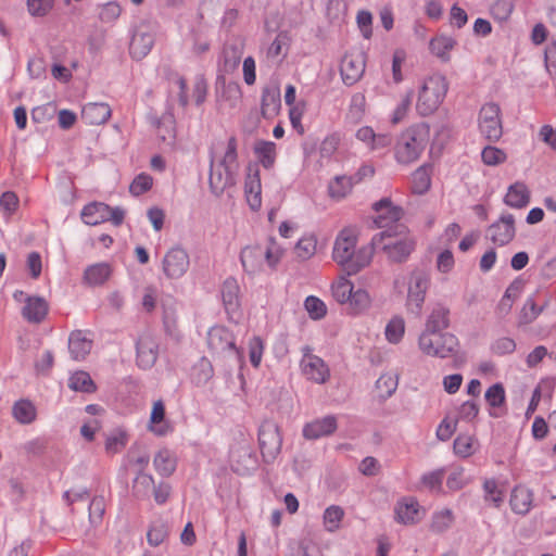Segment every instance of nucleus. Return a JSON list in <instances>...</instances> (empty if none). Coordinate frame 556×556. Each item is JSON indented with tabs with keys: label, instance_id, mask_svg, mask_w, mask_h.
Returning a JSON list of instances; mask_svg holds the SVG:
<instances>
[{
	"label": "nucleus",
	"instance_id": "nucleus-5",
	"mask_svg": "<svg viewBox=\"0 0 556 556\" xmlns=\"http://www.w3.org/2000/svg\"><path fill=\"white\" fill-rule=\"evenodd\" d=\"M428 342L422 343V333L418 338V348L427 356L437 358L454 357L457 362L459 340L453 333H428Z\"/></svg>",
	"mask_w": 556,
	"mask_h": 556
},
{
	"label": "nucleus",
	"instance_id": "nucleus-45",
	"mask_svg": "<svg viewBox=\"0 0 556 556\" xmlns=\"http://www.w3.org/2000/svg\"><path fill=\"white\" fill-rule=\"evenodd\" d=\"M520 289H521L520 282L517 280L513 281L507 287L504 295L502 296V299L497 305V312L500 315L504 316L510 312L513 303H514L515 299L518 296Z\"/></svg>",
	"mask_w": 556,
	"mask_h": 556
},
{
	"label": "nucleus",
	"instance_id": "nucleus-39",
	"mask_svg": "<svg viewBox=\"0 0 556 556\" xmlns=\"http://www.w3.org/2000/svg\"><path fill=\"white\" fill-rule=\"evenodd\" d=\"M354 177L346 175L336 176L328 185V193L330 198L341 200L345 198L354 186Z\"/></svg>",
	"mask_w": 556,
	"mask_h": 556
},
{
	"label": "nucleus",
	"instance_id": "nucleus-24",
	"mask_svg": "<svg viewBox=\"0 0 556 556\" xmlns=\"http://www.w3.org/2000/svg\"><path fill=\"white\" fill-rule=\"evenodd\" d=\"M415 248L416 241L409 235L404 236L403 241H396V243L382 245V251L391 262L404 263L409 257Z\"/></svg>",
	"mask_w": 556,
	"mask_h": 556
},
{
	"label": "nucleus",
	"instance_id": "nucleus-28",
	"mask_svg": "<svg viewBox=\"0 0 556 556\" xmlns=\"http://www.w3.org/2000/svg\"><path fill=\"white\" fill-rule=\"evenodd\" d=\"M112 111L106 103H87L81 110V119L88 125L104 124L111 117Z\"/></svg>",
	"mask_w": 556,
	"mask_h": 556
},
{
	"label": "nucleus",
	"instance_id": "nucleus-40",
	"mask_svg": "<svg viewBox=\"0 0 556 556\" xmlns=\"http://www.w3.org/2000/svg\"><path fill=\"white\" fill-rule=\"evenodd\" d=\"M371 298L365 289L353 290L349 302L346 303V311L351 315H358L370 307Z\"/></svg>",
	"mask_w": 556,
	"mask_h": 556
},
{
	"label": "nucleus",
	"instance_id": "nucleus-53",
	"mask_svg": "<svg viewBox=\"0 0 556 556\" xmlns=\"http://www.w3.org/2000/svg\"><path fill=\"white\" fill-rule=\"evenodd\" d=\"M482 162L488 166H496L504 163L507 159L506 153L494 146H486L481 152Z\"/></svg>",
	"mask_w": 556,
	"mask_h": 556
},
{
	"label": "nucleus",
	"instance_id": "nucleus-33",
	"mask_svg": "<svg viewBox=\"0 0 556 556\" xmlns=\"http://www.w3.org/2000/svg\"><path fill=\"white\" fill-rule=\"evenodd\" d=\"M504 203L514 208L526 207L530 203V191L528 187L520 181L510 185L504 197Z\"/></svg>",
	"mask_w": 556,
	"mask_h": 556
},
{
	"label": "nucleus",
	"instance_id": "nucleus-8",
	"mask_svg": "<svg viewBox=\"0 0 556 556\" xmlns=\"http://www.w3.org/2000/svg\"><path fill=\"white\" fill-rule=\"evenodd\" d=\"M429 287L430 278L428 274L424 271H416L413 274L406 300V308L408 313L416 317L421 316L422 306Z\"/></svg>",
	"mask_w": 556,
	"mask_h": 556
},
{
	"label": "nucleus",
	"instance_id": "nucleus-36",
	"mask_svg": "<svg viewBox=\"0 0 556 556\" xmlns=\"http://www.w3.org/2000/svg\"><path fill=\"white\" fill-rule=\"evenodd\" d=\"M456 46V40L448 36H437L430 40L429 49L432 54L438 56L441 61H450V51Z\"/></svg>",
	"mask_w": 556,
	"mask_h": 556
},
{
	"label": "nucleus",
	"instance_id": "nucleus-17",
	"mask_svg": "<svg viewBox=\"0 0 556 556\" xmlns=\"http://www.w3.org/2000/svg\"><path fill=\"white\" fill-rule=\"evenodd\" d=\"M222 300L230 320L240 317V287L233 277H228L222 286Z\"/></svg>",
	"mask_w": 556,
	"mask_h": 556
},
{
	"label": "nucleus",
	"instance_id": "nucleus-22",
	"mask_svg": "<svg viewBox=\"0 0 556 556\" xmlns=\"http://www.w3.org/2000/svg\"><path fill=\"white\" fill-rule=\"evenodd\" d=\"M49 312V304L38 295L26 296L25 306L22 308V316L31 324H40L45 320Z\"/></svg>",
	"mask_w": 556,
	"mask_h": 556
},
{
	"label": "nucleus",
	"instance_id": "nucleus-54",
	"mask_svg": "<svg viewBox=\"0 0 556 556\" xmlns=\"http://www.w3.org/2000/svg\"><path fill=\"white\" fill-rule=\"evenodd\" d=\"M163 326L166 334L178 339L180 333L177 324V314L173 307L164 306L163 309Z\"/></svg>",
	"mask_w": 556,
	"mask_h": 556
},
{
	"label": "nucleus",
	"instance_id": "nucleus-13",
	"mask_svg": "<svg viewBox=\"0 0 556 556\" xmlns=\"http://www.w3.org/2000/svg\"><path fill=\"white\" fill-rule=\"evenodd\" d=\"M372 210L377 213L375 224L378 228H389L399 225L404 211L401 206L393 205L389 198H383L372 204Z\"/></svg>",
	"mask_w": 556,
	"mask_h": 556
},
{
	"label": "nucleus",
	"instance_id": "nucleus-23",
	"mask_svg": "<svg viewBox=\"0 0 556 556\" xmlns=\"http://www.w3.org/2000/svg\"><path fill=\"white\" fill-rule=\"evenodd\" d=\"M281 109V94L278 86H266L262 90L261 114L265 119L276 117Z\"/></svg>",
	"mask_w": 556,
	"mask_h": 556
},
{
	"label": "nucleus",
	"instance_id": "nucleus-60",
	"mask_svg": "<svg viewBox=\"0 0 556 556\" xmlns=\"http://www.w3.org/2000/svg\"><path fill=\"white\" fill-rule=\"evenodd\" d=\"M483 490L485 492V501H490L495 507H500L503 503V493L497 489L496 481L493 479L485 480L483 483Z\"/></svg>",
	"mask_w": 556,
	"mask_h": 556
},
{
	"label": "nucleus",
	"instance_id": "nucleus-43",
	"mask_svg": "<svg viewBox=\"0 0 556 556\" xmlns=\"http://www.w3.org/2000/svg\"><path fill=\"white\" fill-rule=\"evenodd\" d=\"M213 376V365L206 357H202L192 368L191 378L197 386L206 384Z\"/></svg>",
	"mask_w": 556,
	"mask_h": 556
},
{
	"label": "nucleus",
	"instance_id": "nucleus-42",
	"mask_svg": "<svg viewBox=\"0 0 556 556\" xmlns=\"http://www.w3.org/2000/svg\"><path fill=\"white\" fill-rule=\"evenodd\" d=\"M430 169L431 166L422 165L413 173L412 190L414 193L424 194L430 189Z\"/></svg>",
	"mask_w": 556,
	"mask_h": 556
},
{
	"label": "nucleus",
	"instance_id": "nucleus-9",
	"mask_svg": "<svg viewBox=\"0 0 556 556\" xmlns=\"http://www.w3.org/2000/svg\"><path fill=\"white\" fill-rule=\"evenodd\" d=\"M159 340L150 332H143L136 342V362L141 369L152 368L159 357Z\"/></svg>",
	"mask_w": 556,
	"mask_h": 556
},
{
	"label": "nucleus",
	"instance_id": "nucleus-29",
	"mask_svg": "<svg viewBox=\"0 0 556 556\" xmlns=\"http://www.w3.org/2000/svg\"><path fill=\"white\" fill-rule=\"evenodd\" d=\"M149 428L157 437H164L173 430L169 422L165 419V405L162 400L153 403Z\"/></svg>",
	"mask_w": 556,
	"mask_h": 556
},
{
	"label": "nucleus",
	"instance_id": "nucleus-21",
	"mask_svg": "<svg viewBox=\"0 0 556 556\" xmlns=\"http://www.w3.org/2000/svg\"><path fill=\"white\" fill-rule=\"evenodd\" d=\"M484 399L490 406L489 415L492 418H501L507 414L505 388L501 382L489 387Z\"/></svg>",
	"mask_w": 556,
	"mask_h": 556
},
{
	"label": "nucleus",
	"instance_id": "nucleus-59",
	"mask_svg": "<svg viewBox=\"0 0 556 556\" xmlns=\"http://www.w3.org/2000/svg\"><path fill=\"white\" fill-rule=\"evenodd\" d=\"M413 98H414V90L413 89L407 90L405 96L402 98L401 102L399 103V105L396 106V109L394 110V112L392 114L391 122L393 124L400 123L406 116L408 109L412 104Z\"/></svg>",
	"mask_w": 556,
	"mask_h": 556
},
{
	"label": "nucleus",
	"instance_id": "nucleus-63",
	"mask_svg": "<svg viewBox=\"0 0 556 556\" xmlns=\"http://www.w3.org/2000/svg\"><path fill=\"white\" fill-rule=\"evenodd\" d=\"M105 513V501L103 496H94L89 504V518L92 523L101 522Z\"/></svg>",
	"mask_w": 556,
	"mask_h": 556
},
{
	"label": "nucleus",
	"instance_id": "nucleus-11",
	"mask_svg": "<svg viewBox=\"0 0 556 556\" xmlns=\"http://www.w3.org/2000/svg\"><path fill=\"white\" fill-rule=\"evenodd\" d=\"M162 265L167 278H180L189 268V255L181 247H174L164 255Z\"/></svg>",
	"mask_w": 556,
	"mask_h": 556
},
{
	"label": "nucleus",
	"instance_id": "nucleus-1",
	"mask_svg": "<svg viewBox=\"0 0 556 556\" xmlns=\"http://www.w3.org/2000/svg\"><path fill=\"white\" fill-rule=\"evenodd\" d=\"M357 238L353 230L344 228L338 235L333 250L332 257L342 269L349 275H356L364 267L369 265L372 258V247L356 248Z\"/></svg>",
	"mask_w": 556,
	"mask_h": 556
},
{
	"label": "nucleus",
	"instance_id": "nucleus-12",
	"mask_svg": "<svg viewBox=\"0 0 556 556\" xmlns=\"http://www.w3.org/2000/svg\"><path fill=\"white\" fill-rule=\"evenodd\" d=\"M365 72V58L359 52H346L340 64L342 81L346 86L356 84Z\"/></svg>",
	"mask_w": 556,
	"mask_h": 556
},
{
	"label": "nucleus",
	"instance_id": "nucleus-46",
	"mask_svg": "<svg viewBox=\"0 0 556 556\" xmlns=\"http://www.w3.org/2000/svg\"><path fill=\"white\" fill-rule=\"evenodd\" d=\"M453 521V511L448 508L442 509L433 514L430 530L434 533H443L452 526Z\"/></svg>",
	"mask_w": 556,
	"mask_h": 556
},
{
	"label": "nucleus",
	"instance_id": "nucleus-3",
	"mask_svg": "<svg viewBox=\"0 0 556 556\" xmlns=\"http://www.w3.org/2000/svg\"><path fill=\"white\" fill-rule=\"evenodd\" d=\"M429 125H413L401 134L395 144V159L400 164H410L419 159L429 141Z\"/></svg>",
	"mask_w": 556,
	"mask_h": 556
},
{
	"label": "nucleus",
	"instance_id": "nucleus-10",
	"mask_svg": "<svg viewBox=\"0 0 556 556\" xmlns=\"http://www.w3.org/2000/svg\"><path fill=\"white\" fill-rule=\"evenodd\" d=\"M450 315L451 311L444 304L438 302L432 306L426 319L425 328L421 331L424 344L429 341L428 333H448L445 330L451 325Z\"/></svg>",
	"mask_w": 556,
	"mask_h": 556
},
{
	"label": "nucleus",
	"instance_id": "nucleus-49",
	"mask_svg": "<svg viewBox=\"0 0 556 556\" xmlns=\"http://www.w3.org/2000/svg\"><path fill=\"white\" fill-rule=\"evenodd\" d=\"M344 517V510L342 507L331 505L326 508L324 513V523L326 529L330 532H334L340 528V522Z\"/></svg>",
	"mask_w": 556,
	"mask_h": 556
},
{
	"label": "nucleus",
	"instance_id": "nucleus-62",
	"mask_svg": "<svg viewBox=\"0 0 556 556\" xmlns=\"http://www.w3.org/2000/svg\"><path fill=\"white\" fill-rule=\"evenodd\" d=\"M224 68L225 71H233L238 67L241 61V55L237 47L227 46L223 50Z\"/></svg>",
	"mask_w": 556,
	"mask_h": 556
},
{
	"label": "nucleus",
	"instance_id": "nucleus-37",
	"mask_svg": "<svg viewBox=\"0 0 556 556\" xmlns=\"http://www.w3.org/2000/svg\"><path fill=\"white\" fill-rule=\"evenodd\" d=\"M153 488V477L142 470H139L132 481V495L138 500H147L150 497Z\"/></svg>",
	"mask_w": 556,
	"mask_h": 556
},
{
	"label": "nucleus",
	"instance_id": "nucleus-61",
	"mask_svg": "<svg viewBox=\"0 0 556 556\" xmlns=\"http://www.w3.org/2000/svg\"><path fill=\"white\" fill-rule=\"evenodd\" d=\"M472 438L470 435L459 434L453 443V448L456 455L468 457L472 454Z\"/></svg>",
	"mask_w": 556,
	"mask_h": 556
},
{
	"label": "nucleus",
	"instance_id": "nucleus-14",
	"mask_svg": "<svg viewBox=\"0 0 556 556\" xmlns=\"http://www.w3.org/2000/svg\"><path fill=\"white\" fill-rule=\"evenodd\" d=\"M207 344L213 352H228L236 355L238 358L241 357L240 351L236 346L232 332L225 327H213L207 334Z\"/></svg>",
	"mask_w": 556,
	"mask_h": 556
},
{
	"label": "nucleus",
	"instance_id": "nucleus-55",
	"mask_svg": "<svg viewBox=\"0 0 556 556\" xmlns=\"http://www.w3.org/2000/svg\"><path fill=\"white\" fill-rule=\"evenodd\" d=\"M153 179L150 175L141 173L135 177L129 186V192L136 197L148 192L152 188Z\"/></svg>",
	"mask_w": 556,
	"mask_h": 556
},
{
	"label": "nucleus",
	"instance_id": "nucleus-15",
	"mask_svg": "<svg viewBox=\"0 0 556 556\" xmlns=\"http://www.w3.org/2000/svg\"><path fill=\"white\" fill-rule=\"evenodd\" d=\"M244 193L250 208L258 211L262 205V184L257 164L247 166V177L244 181Z\"/></svg>",
	"mask_w": 556,
	"mask_h": 556
},
{
	"label": "nucleus",
	"instance_id": "nucleus-52",
	"mask_svg": "<svg viewBox=\"0 0 556 556\" xmlns=\"http://www.w3.org/2000/svg\"><path fill=\"white\" fill-rule=\"evenodd\" d=\"M304 307L309 317L315 320L324 318L327 314L326 304L319 298L314 295H309L305 299Z\"/></svg>",
	"mask_w": 556,
	"mask_h": 556
},
{
	"label": "nucleus",
	"instance_id": "nucleus-35",
	"mask_svg": "<svg viewBox=\"0 0 556 556\" xmlns=\"http://www.w3.org/2000/svg\"><path fill=\"white\" fill-rule=\"evenodd\" d=\"M153 465L159 475L167 478L175 472L177 459L170 450L162 448L155 454Z\"/></svg>",
	"mask_w": 556,
	"mask_h": 556
},
{
	"label": "nucleus",
	"instance_id": "nucleus-27",
	"mask_svg": "<svg viewBox=\"0 0 556 556\" xmlns=\"http://www.w3.org/2000/svg\"><path fill=\"white\" fill-rule=\"evenodd\" d=\"M240 261L245 273L252 275L260 271L264 261L263 248L260 244L243 248Z\"/></svg>",
	"mask_w": 556,
	"mask_h": 556
},
{
	"label": "nucleus",
	"instance_id": "nucleus-38",
	"mask_svg": "<svg viewBox=\"0 0 556 556\" xmlns=\"http://www.w3.org/2000/svg\"><path fill=\"white\" fill-rule=\"evenodd\" d=\"M254 153L265 169H269L276 162V143L273 141L260 140L254 146Z\"/></svg>",
	"mask_w": 556,
	"mask_h": 556
},
{
	"label": "nucleus",
	"instance_id": "nucleus-6",
	"mask_svg": "<svg viewBox=\"0 0 556 556\" xmlns=\"http://www.w3.org/2000/svg\"><path fill=\"white\" fill-rule=\"evenodd\" d=\"M258 443L265 463H273L281 451L282 437L279 427L271 420L262 422L258 429Z\"/></svg>",
	"mask_w": 556,
	"mask_h": 556
},
{
	"label": "nucleus",
	"instance_id": "nucleus-25",
	"mask_svg": "<svg viewBox=\"0 0 556 556\" xmlns=\"http://www.w3.org/2000/svg\"><path fill=\"white\" fill-rule=\"evenodd\" d=\"M404 236H409V231L403 224L394 225L393 227L386 228L383 231L375 235L368 247L375 249H381L384 244L396 243V241H403Z\"/></svg>",
	"mask_w": 556,
	"mask_h": 556
},
{
	"label": "nucleus",
	"instance_id": "nucleus-58",
	"mask_svg": "<svg viewBox=\"0 0 556 556\" xmlns=\"http://www.w3.org/2000/svg\"><path fill=\"white\" fill-rule=\"evenodd\" d=\"M269 244L266 249H263L264 260L267 262L270 268H276L282 256V250L277 245L275 238L268 239Z\"/></svg>",
	"mask_w": 556,
	"mask_h": 556
},
{
	"label": "nucleus",
	"instance_id": "nucleus-57",
	"mask_svg": "<svg viewBox=\"0 0 556 556\" xmlns=\"http://www.w3.org/2000/svg\"><path fill=\"white\" fill-rule=\"evenodd\" d=\"M491 352L495 355L503 356L507 354H511L516 350V342L514 339L508 337L498 338L495 340L491 346Z\"/></svg>",
	"mask_w": 556,
	"mask_h": 556
},
{
	"label": "nucleus",
	"instance_id": "nucleus-56",
	"mask_svg": "<svg viewBox=\"0 0 556 556\" xmlns=\"http://www.w3.org/2000/svg\"><path fill=\"white\" fill-rule=\"evenodd\" d=\"M27 10L31 16H46L53 8L54 0H27Z\"/></svg>",
	"mask_w": 556,
	"mask_h": 556
},
{
	"label": "nucleus",
	"instance_id": "nucleus-32",
	"mask_svg": "<svg viewBox=\"0 0 556 556\" xmlns=\"http://www.w3.org/2000/svg\"><path fill=\"white\" fill-rule=\"evenodd\" d=\"M424 514L418 502L413 498L409 502L399 503L395 507L396 520L404 525L417 523Z\"/></svg>",
	"mask_w": 556,
	"mask_h": 556
},
{
	"label": "nucleus",
	"instance_id": "nucleus-16",
	"mask_svg": "<svg viewBox=\"0 0 556 556\" xmlns=\"http://www.w3.org/2000/svg\"><path fill=\"white\" fill-rule=\"evenodd\" d=\"M488 233L493 243L500 247L508 244L516 236L514 215L503 214L498 220L489 227Z\"/></svg>",
	"mask_w": 556,
	"mask_h": 556
},
{
	"label": "nucleus",
	"instance_id": "nucleus-41",
	"mask_svg": "<svg viewBox=\"0 0 556 556\" xmlns=\"http://www.w3.org/2000/svg\"><path fill=\"white\" fill-rule=\"evenodd\" d=\"M12 414L20 424L28 425L36 419V407L28 400H20L13 405Z\"/></svg>",
	"mask_w": 556,
	"mask_h": 556
},
{
	"label": "nucleus",
	"instance_id": "nucleus-19",
	"mask_svg": "<svg viewBox=\"0 0 556 556\" xmlns=\"http://www.w3.org/2000/svg\"><path fill=\"white\" fill-rule=\"evenodd\" d=\"M301 368L303 375L315 383H325L330 377L328 366L317 355L304 354L301 361Z\"/></svg>",
	"mask_w": 556,
	"mask_h": 556
},
{
	"label": "nucleus",
	"instance_id": "nucleus-18",
	"mask_svg": "<svg viewBox=\"0 0 556 556\" xmlns=\"http://www.w3.org/2000/svg\"><path fill=\"white\" fill-rule=\"evenodd\" d=\"M154 45V35L147 25L135 28L129 43V53L132 59L141 60L151 51Z\"/></svg>",
	"mask_w": 556,
	"mask_h": 556
},
{
	"label": "nucleus",
	"instance_id": "nucleus-51",
	"mask_svg": "<svg viewBox=\"0 0 556 556\" xmlns=\"http://www.w3.org/2000/svg\"><path fill=\"white\" fill-rule=\"evenodd\" d=\"M397 388V379L391 375H381L376 381V389L379 397L384 401L389 399Z\"/></svg>",
	"mask_w": 556,
	"mask_h": 556
},
{
	"label": "nucleus",
	"instance_id": "nucleus-20",
	"mask_svg": "<svg viewBox=\"0 0 556 556\" xmlns=\"http://www.w3.org/2000/svg\"><path fill=\"white\" fill-rule=\"evenodd\" d=\"M337 428V418L333 415H327L307 422L303 428V437L307 440H317L321 437L331 435Z\"/></svg>",
	"mask_w": 556,
	"mask_h": 556
},
{
	"label": "nucleus",
	"instance_id": "nucleus-7",
	"mask_svg": "<svg viewBox=\"0 0 556 556\" xmlns=\"http://www.w3.org/2000/svg\"><path fill=\"white\" fill-rule=\"evenodd\" d=\"M479 130L491 142H496L503 135L501 108L495 102H488L479 112Z\"/></svg>",
	"mask_w": 556,
	"mask_h": 556
},
{
	"label": "nucleus",
	"instance_id": "nucleus-48",
	"mask_svg": "<svg viewBox=\"0 0 556 556\" xmlns=\"http://www.w3.org/2000/svg\"><path fill=\"white\" fill-rule=\"evenodd\" d=\"M128 442V434L123 429H116L112 434L106 437L105 451L109 454L119 453Z\"/></svg>",
	"mask_w": 556,
	"mask_h": 556
},
{
	"label": "nucleus",
	"instance_id": "nucleus-47",
	"mask_svg": "<svg viewBox=\"0 0 556 556\" xmlns=\"http://www.w3.org/2000/svg\"><path fill=\"white\" fill-rule=\"evenodd\" d=\"M353 290V283L343 277H341L336 283L331 286L332 296L340 304L346 305Z\"/></svg>",
	"mask_w": 556,
	"mask_h": 556
},
{
	"label": "nucleus",
	"instance_id": "nucleus-2",
	"mask_svg": "<svg viewBox=\"0 0 556 556\" xmlns=\"http://www.w3.org/2000/svg\"><path fill=\"white\" fill-rule=\"evenodd\" d=\"M237 146L236 137H230L227 142V150L217 164H215L214 153L211 152L208 186L211 192L217 198H219L225 190L236 185L231 165L236 164L238 160Z\"/></svg>",
	"mask_w": 556,
	"mask_h": 556
},
{
	"label": "nucleus",
	"instance_id": "nucleus-30",
	"mask_svg": "<svg viewBox=\"0 0 556 556\" xmlns=\"http://www.w3.org/2000/svg\"><path fill=\"white\" fill-rule=\"evenodd\" d=\"M112 275V268L108 263H97L89 265L83 276V282L89 287L104 285Z\"/></svg>",
	"mask_w": 556,
	"mask_h": 556
},
{
	"label": "nucleus",
	"instance_id": "nucleus-44",
	"mask_svg": "<svg viewBox=\"0 0 556 556\" xmlns=\"http://www.w3.org/2000/svg\"><path fill=\"white\" fill-rule=\"evenodd\" d=\"M68 387L74 391L84 393H93L97 390V386L90 375L83 370L76 371L70 377Z\"/></svg>",
	"mask_w": 556,
	"mask_h": 556
},
{
	"label": "nucleus",
	"instance_id": "nucleus-34",
	"mask_svg": "<svg viewBox=\"0 0 556 556\" xmlns=\"http://www.w3.org/2000/svg\"><path fill=\"white\" fill-rule=\"evenodd\" d=\"M109 204L103 202H91L84 206L81 219L85 224L96 226L106 222Z\"/></svg>",
	"mask_w": 556,
	"mask_h": 556
},
{
	"label": "nucleus",
	"instance_id": "nucleus-50",
	"mask_svg": "<svg viewBox=\"0 0 556 556\" xmlns=\"http://www.w3.org/2000/svg\"><path fill=\"white\" fill-rule=\"evenodd\" d=\"M405 331L404 319L400 316L393 317L386 327V338L390 343H399Z\"/></svg>",
	"mask_w": 556,
	"mask_h": 556
},
{
	"label": "nucleus",
	"instance_id": "nucleus-4",
	"mask_svg": "<svg viewBox=\"0 0 556 556\" xmlns=\"http://www.w3.org/2000/svg\"><path fill=\"white\" fill-rule=\"evenodd\" d=\"M448 89L446 78L441 74H433L425 79L416 103V110L421 116L433 114L443 102Z\"/></svg>",
	"mask_w": 556,
	"mask_h": 556
},
{
	"label": "nucleus",
	"instance_id": "nucleus-31",
	"mask_svg": "<svg viewBox=\"0 0 556 556\" xmlns=\"http://www.w3.org/2000/svg\"><path fill=\"white\" fill-rule=\"evenodd\" d=\"M532 501V491L526 486L517 485L511 491L509 504L514 513L526 515L531 509Z\"/></svg>",
	"mask_w": 556,
	"mask_h": 556
},
{
	"label": "nucleus",
	"instance_id": "nucleus-26",
	"mask_svg": "<svg viewBox=\"0 0 556 556\" xmlns=\"http://www.w3.org/2000/svg\"><path fill=\"white\" fill-rule=\"evenodd\" d=\"M92 349V340L83 330H74L68 337V351L73 359L84 361Z\"/></svg>",
	"mask_w": 556,
	"mask_h": 556
},
{
	"label": "nucleus",
	"instance_id": "nucleus-64",
	"mask_svg": "<svg viewBox=\"0 0 556 556\" xmlns=\"http://www.w3.org/2000/svg\"><path fill=\"white\" fill-rule=\"evenodd\" d=\"M121 12L122 8L117 2H108L101 8L99 17L103 23H112L121 15Z\"/></svg>",
	"mask_w": 556,
	"mask_h": 556
}]
</instances>
